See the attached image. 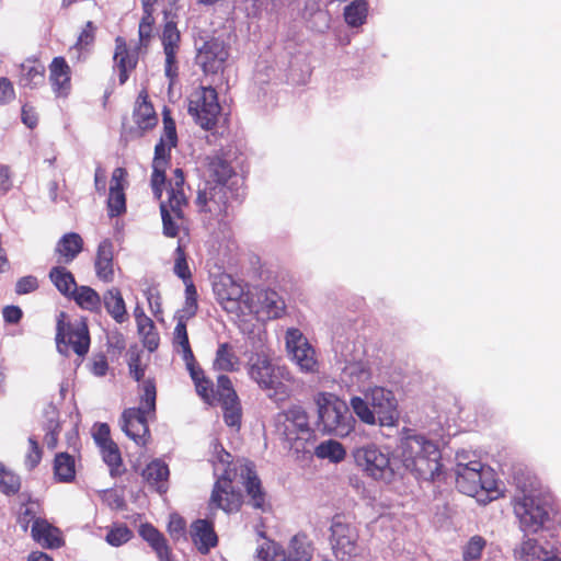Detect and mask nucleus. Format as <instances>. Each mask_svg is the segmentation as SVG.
<instances>
[{
  "label": "nucleus",
  "mask_w": 561,
  "mask_h": 561,
  "mask_svg": "<svg viewBox=\"0 0 561 561\" xmlns=\"http://www.w3.org/2000/svg\"><path fill=\"white\" fill-rule=\"evenodd\" d=\"M318 408L317 426L320 432L336 437H346L355 427V419L348 405L333 393L319 392L314 397Z\"/></svg>",
  "instance_id": "nucleus-6"
},
{
  "label": "nucleus",
  "mask_w": 561,
  "mask_h": 561,
  "mask_svg": "<svg viewBox=\"0 0 561 561\" xmlns=\"http://www.w3.org/2000/svg\"><path fill=\"white\" fill-rule=\"evenodd\" d=\"M108 364L106 357L102 354L95 355L91 363V373L96 377H103L106 375Z\"/></svg>",
  "instance_id": "nucleus-59"
},
{
  "label": "nucleus",
  "mask_w": 561,
  "mask_h": 561,
  "mask_svg": "<svg viewBox=\"0 0 561 561\" xmlns=\"http://www.w3.org/2000/svg\"><path fill=\"white\" fill-rule=\"evenodd\" d=\"M50 82L57 96H66L70 92V69L64 58L57 57L50 64Z\"/></svg>",
  "instance_id": "nucleus-28"
},
{
  "label": "nucleus",
  "mask_w": 561,
  "mask_h": 561,
  "mask_svg": "<svg viewBox=\"0 0 561 561\" xmlns=\"http://www.w3.org/2000/svg\"><path fill=\"white\" fill-rule=\"evenodd\" d=\"M54 470L59 481L70 482L76 474L73 458L68 454H58L55 457Z\"/></svg>",
  "instance_id": "nucleus-45"
},
{
  "label": "nucleus",
  "mask_w": 561,
  "mask_h": 561,
  "mask_svg": "<svg viewBox=\"0 0 561 561\" xmlns=\"http://www.w3.org/2000/svg\"><path fill=\"white\" fill-rule=\"evenodd\" d=\"M142 478L160 493L165 491L169 477L168 466L161 460L151 461L144 470Z\"/></svg>",
  "instance_id": "nucleus-35"
},
{
  "label": "nucleus",
  "mask_w": 561,
  "mask_h": 561,
  "mask_svg": "<svg viewBox=\"0 0 561 561\" xmlns=\"http://www.w3.org/2000/svg\"><path fill=\"white\" fill-rule=\"evenodd\" d=\"M368 14L367 0H353L344 9V19L348 26L357 27L366 22Z\"/></svg>",
  "instance_id": "nucleus-41"
},
{
  "label": "nucleus",
  "mask_w": 561,
  "mask_h": 561,
  "mask_svg": "<svg viewBox=\"0 0 561 561\" xmlns=\"http://www.w3.org/2000/svg\"><path fill=\"white\" fill-rule=\"evenodd\" d=\"M163 135L154 148L152 161L151 186L154 196L160 199L163 233L169 238H175L184 227L182 207L186 205L184 192V175L181 169L173 171L174 178L163 195L161 185L165 181V170L169 164L170 151L176 145V130L174 122L167 115L163 118Z\"/></svg>",
  "instance_id": "nucleus-1"
},
{
  "label": "nucleus",
  "mask_w": 561,
  "mask_h": 561,
  "mask_svg": "<svg viewBox=\"0 0 561 561\" xmlns=\"http://www.w3.org/2000/svg\"><path fill=\"white\" fill-rule=\"evenodd\" d=\"M191 537L202 553H207L217 543V536L211 524L204 519H198L192 524Z\"/></svg>",
  "instance_id": "nucleus-29"
},
{
  "label": "nucleus",
  "mask_w": 561,
  "mask_h": 561,
  "mask_svg": "<svg viewBox=\"0 0 561 561\" xmlns=\"http://www.w3.org/2000/svg\"><path fill=\"white\" fill-rule=\"evenodd\" d=\"M168 529L171 536L179 538L185 530V522L178 515H172L169 520Z\"/></svg>",
  "instance_id": "nucleus-62"
},
{
  "label": "nucleus",
  "mask_w": 561,
  "mask_h": 561,
  "mask_svg": "<svg viewBox=\"0 0 561 561\" xmlns=\"http://www.w3.org/2000/svg\"><path fill=\"white\" fill-rule=\"evenodd\" d=\"M99 448L101 450L104 462L111 468L112 472L121 467L122 457L116 443L112 442Z\"/></svg>",
  "instance_id": "nucleus-49"
},
{
  "label": "nucleus",
  "mask_w": 561,
  "mask_h": 561,
  "mask_svg": "<svg viewBox=\"0 0 561 561\" xmlns=\"http://www.w3.org/2000/svg\"><path fill=\"white\" fill-rule=\"evenodd\" d=\"M191 377L195 382L197 393L203 398L205 402L208 404H214L218 401L217 390L214 391L211 387V382L204 378L203 371L201 369L195 368L194 363L191 366H187Z\"/></svg>",
  "instance_id": "nucleus-40"
},
{
  "label": "nucleus",
  "mask_w": 561,
  "mask_h": 561,
  "mask_svg": "<svg viewBox=\"0 0 561 561\" xmlns=\"http://www.w3.org/2000/svg\"><path fill=\"white\" fill-rule=\"evenodd\" d=\"M216 297L221 307L237 317L248 316L254 296L244 291L243 287L230 276H222L214 286Z\"/></svg>",
  "instance_id": "nucleus-15"
},
{
  "label": "nucleus",
  "mask_w": 561,
  "mask_h": 561,
  "mask_svg": "<svg viewBox=\"0 0 561 561\" xmlns=\"http://www.w3.org/2000/svg\"><path fill=\"white\" fill-rule=\"evenodd\" d=\"M45 68L42 65L23 66L20 83L23 87L34 88L44 82Z\"/></svg>",
  "instance_id": "nucleus-47"
},
{
  "label": "nucleus",
  "mask_w": 561,
  "mask_h": 561,
  "mask_svg": "<svg viewBox=\"0 0 561 561\" xmlns=\"http://www.w3.org/2000/svg\"><path fill=\"white\" fill-rule=\"evenodd\" d=\"M207 160L204 171L205 181H210L213 185L227 186V182L233 173L232 168L219 157L208 158Z\"/></svg>",
  "instance_id": "nucleus-31"
},
{
  "label": "nucleus",
  "mask_w": 561,
  "mask_h": 561,
  "mask_svg": "<svg viewBox=\"0 0 561 561\" xmlns=\"http://www.w3.org/2000/svg\"><path fill=\"white\" fill-rule=\"evenodd\" d=\"M153 18L150 10L145 11L139 24V38L141 44H146L152 33Z\"/></svg>",
  "instance_id": "nucleus-55"
},
{
  "label": "nucleus",
  "mask_w": 561,
  "mask_h": 561,
  "mask_svg": "<svg viewBox=\"0 0 561 561\" xmlns=\"http://www.w3.org/2000/svg\"><path fill=\"white\" fill-rule=\"evenodd\" d=\"M314 455L319 459L329 460L332 463H339L345 459L346 449L340 442L327 439L321 442L314 448Z\"/></svg>",
  "instance_id": "nucleus-38"
},
{
  "label": "nucleus",
  "mask_w": 561,
  "mask_h": 561,
  "mask_svg": "<svg viewBox=\"0 0 561 561\" xmlns=\"http://www.w3.org/2000/svg\"><path fill=\"white\" fill-rule=\"evenodd\" d=\"M139 534L151 546L161 561H169L170 551L167 540L158 529L149 524H144L139 527Z\"/></svg>",
  "instance_id": "nucleus-34"
},
{
  "label": "nucleus",
  "mask_w": 561,
  "mask_h": 561,
  "mask_svg": "<svg viewBox=\"0 0 561 561\" xmlns=\"http://www.w3.org/2000/svg\"><path fill=\"white\" fill-rule=\"evenodd\" d=\"M551 553L539 545L536 539L527 538L515 549V557L518 561H543Z\"/></svg>",
  "instance_id": "nucleus-37"
},
{
  "label": "nucleus",
  "mask_w": 561,
  "mask_h": 561,
  "mask_svg": "<svg viewBox=\"0 0 561 561\" xmlns=\"http://www.w3.org/2000/svg\"><path fill=\"white\" fill-rule=\"evenodd\" d=\"M128 367L130 375L139 381L145 375V367L141 365L140 354L138 352H129Z\"/></svg>",
  "instance_id": "nucleus-54"
},
{
  "label": "nucleus",
  "mask_w": 561,
  "mask_h": 561,
  "mask_svg": "<svg viewBox=\"0 0 561 561\" xmlns=\"http://www.w3.org/2000/svg\"><path fill=\"white\" fill-rule=\"evenodd\" d=\"M195 204L205 221H220L228 209V186L213 185L210 181H204L198 188Z\"/></svg>",
  "instance_id": "nucleus-14"
},
{
  "label": "nucleus",
  "mask_w": 561,
  "mask_h": 561,
  "mask_svg": "<svg viewBox=\"0 0 561 561\" xmlns=\"http://www.w3.org/2000/svg\"><path fill=\"white\" fill-rule=\"evenodd\" d=\"M276 431L291 448H296V450L304 448V442L311 434L307 412L301 407H291L278 414Z\"/></svg>",
  "instance_id": "nucleus-12"
},
{
  "label": "nucleus",
  "mask_w": 561,
  "mask_h": 561,
  "mask_svg": "<svg viewBox=\"0 0 561 561\" xmlns=\"http://www.w3.org/2000/svg\"><path fill=\"white\" fill-rule=\"evenodd\" d=\"M175 320L176 325L173 331V346L179 353H181L186 366H191V364L194 363V355L188 342V335L186 330L187 321L181 319Z\"/></svg>",
  "instance_id": "nucleus-36"
},
{
  "label": "nucleus",
  "mask_w": 561,
  "mask_h": 561,
  "mask_svg": "<svg viewBox=\"0 0 561 561\" xmlns=\"http://www.w3.org/2000/svg\"><path fill=\"white\" fill-rule=\"evenodd\" d=\"M197 297L198 296L194 284L187 283V286H185V298L183 306L175 312L174 319H181L185 321L192 319L198 310Z\"/></svg>",
  "instance_id": "nucleus-44"
},
{
  "label": "nucleus",
  "mask_w": 561,
  "mask_h": 561,
  "mask_svg": "<svg viewBox=\"0 0 561 561\" xmlns=\"http://www.w3.org/2000/svg\"><path fill=\"white\" fill-rule=\"evenodd\" d=\"M20 489V478L0 465V490L5 494H13Z\"/></svg>",
  "instance_id": "nucleus-50"
},
{
  "label": "nucleus",
  "mask_w": 561,
  "mask_h": 561,
  "mask_svg": "<svg viewBox=\"0 0 561 561\" xmlns=\"http://www.w3.org/2000/svg\"><path fill=\"white\" fill-rule=\"evenodd\" d=\"M38 507L37 503L31 502L22 508L19 523L24 530H27L28 525L31 523L33 525L35 519H41V517L37 516Z\"/></svg>",
  "instance_id": "nucleus-52"
},
{
  "label": "nucleus",
  "mask_w": 561,
  "mask_h": 561,
  "mask_svg": "<svg viewBox=\"0 0 561 561\" xmlns=\"http://www.w3.org/2000/svg\"><path fill=\"white\" fill-rule=\"evenodd\" d=\"M107 313L117 322L124 323L128 319L124 298L117 288L106 290L101 299Z\"/></svg>",
  "instance_id": "nucleus-32"
},
{
  "label": "nucleus",
  "mask_w": 561,
  "mask_h": 561,
  "mask_svg": "<svg viewBox=\"0 0 561 561\" xmlns=\"http://www.w3.org/2000/svg\"><path fill=\"white\" fill-rule=\"evenodd\" d=\"M251 295L254 296V299L250 310H248V316H255L259 320L264 321L283 314L285 302L276 291L255 289Z\"/></svg>",
  "instance_id": "nucleus-19"
},
{
  "label": "nucleus",
  "mask_w": 561,
  "mask_h": 561,
  "mask_svg": "<svg viewBox=\"0 0 561 561\" xmlns=\"http://www.w3.org/2000/svg\"><path fill=\"white\" fill-rule=\"evenodd\" d=\"M65 314L59 316L57 322L56 344L60 354L69 355L70 352L78 356H84L90 346V336L88 327L82 321L73 323L65 322Z\"/></svg>",
  "instance_id": "nucleus-13"
},
{
  "label": "nucleus",
  "mask_w": 561,
  "mask_h": 561,
  "mask_svg": "<svg viewBox=\"0 0 561 561\" xmlns=\"http://www.w3.org/2000/svg\"><path fill=\"white\" fill-rule=\"evenodd\" d=\"M22 121L27 127H30V128L35 127L37 124L36 112L28 105H24L22 107Z\"/></svg>",
  "instance_id": "nucleus-63"
},
{
  "label": "nucleus",
  "mask_w": 561,
  "mask_h": 561,
  "mask_svg": "<svg viewBox=\"0 0 561 561\" xmlns=\"http://www.w3.org/2000/svg\"><path fill=\"white\" fill-rule=\"evenodd\" d=\"M396 454L401 472L407 471L424 481H433L440 473V450L435 442L424 435L404 431Z\"/></svg>",
  "instance_id": "nucleus-2"
},
{
  "label": "nucleus",
  "mask_w": 561,
  "mask_h": 561,
  "mask_svg": "<svg viewBox=\"0 0 561 561\" xmlns=\"http://www.w3.org/2000/svg\"><path fill=\"white\" fill-rule=\"evenodd\" d=\"M354 459L356 465L374 480L390 483L401 476L397 454L391 458L387 449L375 444L357 448L354 451Z\"/></svg>",
  "instance_id": "nucleus-9"
},
{
  "label": "nucleus",
  "mask_w": 561,
  "mask_h": 561,
  "mask_svg": "<svg viewBox=\"0 0 561 561\" xmlns=\"http://www.w3.org/2000/svg\"><path fill=\"white\" fill-rule=\"evenodd\" d=\"M161 39L165 54V75L173 79L176 76L175 55L180 42V33L173 22L165 23Z\"/></svg>",
  "instance_id": "nucleus-25"
},
{
  "label": "nucleus",
  "mask_w": 561,
  "mask_h": 561,
  "mask_svg": "<svg viewBox=\"0 0 561 561\" xmlns=\"http://www.w3.org/2000/svg\"><path fill=\"white\" fill-rule=\"evenodd\" d=\"M173 270L175 275L179 276L184 282L185 286H187V283H192V274L186 262L184 251L180 244L176 248V257Z\"/></svg>",
  "instance_id": "nucleus-51"
},
{
  "label": "nucleus",
  "mask_w": 561,
  "mask_h": 561,
  "mask_svg": "<svg viewBox=\"0 0 561 561\" xmlns=\"http://www.w3.org/2000/svg\"><path fill=\"white\" fill-rule=\"evenodd\" d=\"M30 449L25 457V465L28 469L35 468L41 459H42V451L37 445V442L34 438L28 439Z\"/></svg>",
  "instance_id": "nucleus-56"
},
{
  "label": "nucleus",
  "mask_w": 561,
  "mask_h": 561,
  "mask_svg": "<svg viewBox=\"0 0 561 561\" xmlns=\"http://www.w3.org/2000/svg\"><path fill=\"white\" fill-rule=\"evenodd\" d=\"M245 370L270 399L282 403L290 398L294 377L286 367L273 364L264 348L245 353Z\"/></svg>",
  "instance_id": "nucleus-3"
},
{
  "label": "nucleus",
  "mask_w": 561,
  "mask_h": 561,
  "mask_svg": "<svg viewBox=\"0 0 561 561\" xmlns=\"http://www.w3.org/2000/svg\"><path fill=\"white\" fill-rule=\"evenodd\" d=\"M31 536L43 548L55 549L62 545L60 530L44 518L34 520Z\"/></svg>",
  "instance_id": "nucleus-26"
},
{
  "label": "nucleus",
  "mask_w": 561,
  "mask_h": 561,
  "mask_svg": "<svg viewBox=\"0 0 561 561\" xmlns=\"http://www.w3.org/2000/svg\"><path fill=\"white\" fill-rule=\"evenodd\" d=\"M156 397V385L151 380L144 381L139 407L127 409L122 414L123 432L138 446H146L149 442L148 419L154 414Z\"/></svg>",
  "instance_id": "nucleus-8"
},
{
  "label": "nucleus",
  "mask_w": 561,
  "mask_h": 561,
  "mask_svg": "<svg viewBox=\"0 0 561 561\" xmlns=\"http://www.w3.org/2000/svg\"><path fill=\"white\" fill-rule=\"evenodd\" d=\"M456 486L480 503H488L499 496L496 480L489 467L478 460H471L470 454L461 450L456 454Z\"/></svg>",
  "instance_id": "nucleus-4"
},
{
  "label": "nucleus",
  "mask_w": 561,
  "mask_h": 561,
  "mask_svg": "<svg viewBox=\"0 0 561 561\" xmlns=\"http://www.w3.org/2000/svg\"><path fill=\"white\" fill-rule=\"evenodd\" d=\"M146 297L149 305V309L151 310L153 316L159 319V317L162 314V302L160 293L156 289L150 288L146 291Z\"/></svg>",
  "instance_id": "nucleus-58"
},
{
  "label": "nucleus",
  "mask_w": 561,
  "mask_h": 561,
  "mask_svg": "<svg viewBox=\"0 0 561 561\" xmlns=\"http://www.w3.org/2000/svg\"><path fill=\"white\" fill-rule=\"evenodd\" d=\"M365 398L352 397L350 405L356 416L367 425L396 427L399 423L398 401L392 391L382 387H371Z\"/></svg>",
  "instance_id": "nucleus-5"
},
{
  "label": "nucleus",
  "mask_w": 561,
  "mask_h": 561,
  "mask_svg": "<svg viewBox=\"0 0 561 561\" xmlns=\"http://www.w3.org/2000/svg\"><path fill=\"white\" fill-rule=\"evenodd\" d=\"M218 401L224 410V419L228 426L239 428L241 424V405L229 377L221 375L217 379Z\"/></svg>",
  "instance_id": "nucleus-20"
},
{
  "label": "nucleus",
  "mask_w": 561,
  "mask_h": 561,
  "mask_svg": "<svg viewBox=\"0 0 561 561\" xmlns=\"http://www.w3.org/2000/svg\"><path fill=\"white\" fill-rule=\"evenodd\" d=\"M14 96L12 83L7 78H0V104L11 102Z\"/></svg>",
  "instance_id": "nucleus-61"
},
{
  "label": "nucleus",
  "mask_w": 561,
  "mask_h": 561,
  "mask_svg": "<svg viewBox=\"0 0 561 561\" xmlns=\"http://www.w3.org/2000/svg\"><path fill=\"white\" fill-rule=\"evenodd\" d=\"M133 117L141 134L157 125L158 117L153 106L147 101V95L139 94Z\"/></svg>",
  "instance_id": "nucleus-30"
},
{
  "label": "nucleus",
  "mask_w": 561,
  "mask_h": 561,
  "mask_svg": "<svg viewBox=\"0 0 561 561\" xmlns=\"http://www.w3.org/2000/svg\"><path fill=\"white\" fill-rule=\"evenodd\" d=\"M227 58L228 50L224 42L214 38L205 42L198 49L196 62L205 73H217L224 69Z\"/></svg>",
  "instance_id": "nucleus-21"
},
{
  "label": "nucleus",
  "mask_w": 561,
  "mask_h": 561,
  "mask_svg": "<svg viewBox=\"0 0 561 561\" xmlns=\"http://www.w3.org/2000/svg\"><path fill=\"white\" fill-rule=\"evenodd\" d=\"M486 546V540L481 536H472L461 547L462 561H480Z\"/></svg>",
  "instance_id": "nucleus-46"
},
{
  "label": "nucleus",
  "mask_w": 561,
  "mask_h": 561,
  "mask_svg": "<svg viewBox=\"0 0 561 561\" xmlns=\"http://www.w3.org/2000/svg\"><path fill=\"white\" fill-rule=\"evenodd\" d=\"M71 296L85 310L100 311L101 309L102 300L100 295L89 286L77 287Z\"/></svg>",
  "instance_id": "nucleus-43"
},
{
  "label": "nucleus",
  "mask_w": 561,
  "mask_h": 561,
  "mask_svg": "<svg viewBox=\"0 0 561 561\" xmlns=\"http://www.w3.org/2000/svg\"><path fill=\"white\" fill-rule=\"evenodd\" d=\"M83 240L76 233H66L57 243L56 252L59 254V262L70 263L82 251Z\"/></svg>",
  "instance_id": "nucleus-33"
},
{
  "label": "nucleus",
  "mask_w": 561,
  "mask_h": 561,
  "mask_svg": "<svg viewBox=\"0 0 561 561\" xmlns=\"http://www.w3.org/2000/svg\"><path fill=\"white\" fill-rule=\"evenodd\" d=\"M285 341L290 359L301 373L314 374L318 371L319 363L316 351L300 330L289 328L286 331Z\"/></svg>",
  "instance_id": "nucleus-18"
},
{
  "label": "nucleus",
  "mask_w": 561,
  "mask_h": 561,
  "mask_svg": "<svg viewBox=\"0 0 561 561\" xmlns=\"http://www.w3.org/2000/svg\"><path fill=\"white\" fill-rule=\"evenodd\" d=\"M211 462L214 473L217 477L211 493V503L227 513L238 511L242 501L241 494L236 492L231 484V455L227 453L218 442H214L211 445Z\"/></svg>",
  "instance_id": "nucleus-7"
},
{
  "label": "nucleus",
  "mask_w": 561,
  "mask_h": 561,
  "mask_svg": "<svg viewBox=\"0 0 561 561\" xmlns=\"http://www.w3.org/2000/svg\"><path fill=\"white\" fill-rule=\"evenodd\" d=\"M240 360L232 351V347L222 343L218 346L216 357L214 360V367L221 371H236L239 369Z\"/></svg>",
  "instance_id": "nucleus-39"
},
{
  "label": "nucleus",
  "mask_w": 561,
  "mask_h": 561,
  "mask_svg": "<svg viewBox=\"0 0 561 561\" xmlns=\"http://www.w3.org/2000/svg\"><path fill=\"white\" fill-rule=\"evenodd\" d=\"M313 546L306 535H295L286 549L273 540H264L256 548V561H311Z\"/></svg>",
  "instance_id": "nucleus-11"
},
{
  "label": "nucleus",
  "mask_w": 561,
  "mask_h": 561,
  "mask_svg": "<svg viewBox=\"0 0 561 561\" xmlns=\"http://www.w3.org/2000/svg\"><path fill=\"white\" fill-rule=\"evenodd\" d=\"M358 531L344 516L335 515L330 526V542L341 561L350 560L358 551Z\"/></svg>",
  "instance_id": "nucleus-17"
},
{
  "label": "nucleus",
  "mask_w": 561,
  "mask_h": 561,
  "mask_svg": "<svg viewBox=\"0 0 561 561\" xmlns=\"http://www.w3.org/2000/svg\"><path fill=\"white\" fill-rule=\"evenodd\" d=\"M240 476L243 480L245 491L250 497V503L254 508L267 511L270 503L267 495L262 488L261 481L254 471L251 462H244L240 466Z\"/></svg>",
  "instance_id": "nucleus-22"
},
{
  "label": "nucleus",
  "mask_w": 561,
  "mask_h": 561,
  "mask_svg": "<svg viewBox=\"0 0 561 561\" xmlns=\"http://www.w3.org/2000/svg\"><path fill=\"white\" fill-rule=\"evenodd\" d=\"M49 277L56 288L66 296H71L77 289L73 275L65 267H54L49 273Z\"/></svg>",
  "instance_id": "nucleus-42"
},
{
  "label": "nucleus",
  "mask_w": 561,
  "mask_h": 561,
  "mask_svg": "<svg viewBox=\"0 0 561 561\" xmlns=\"http://www.w3.org/2000/svg\"><path fill=\"white\" fill-rule=\"evenodd\" d=\"M126 171L123 168H116L111 178L110 194L107 199L108 211L111 216H119L126 210L125 181Z\"/></svg>",
  "instance_id": "nucleus-24"
},
{
  "label": "nucleus",
  "mask_w": 561,
  "mask_h": 561,
  "mask_svg": "<svg viewBox=\"0 0 561 561\" xmlns=\"http://www.w3.org/2000/svg\"><path fill=\"white\" fill-rule=\"evenodd\" d=\"M188 113L204 129H211L218 119L220 105L213 88L199 87L188 98Z\"/></svg>",
  "instance_id": "nucleus-16"
},
{
  "label": "nucleus",
  "mask_w": 561,
  "mask_h": 561,
  "mask_svg": "<svg viewBox=\"0 0 561 561\" xmlns=\"http://www.w3.org/2000/svg\"><path fill=\"white\" fill-rule=\"evenodd\" d=\"M114 62L119 72V83L124 84L128 79V72L131 71L137 64V53L128 49L123 37L115 39Z\"/></svg>",
  "instance_id": "nucleus-27"
},
{
  "label": "nucleus",
  "mask_w": 561,
  "mask_h": 561,
  "mask_svg": "<svg viewBox=\"0 0 561 561\" xmlns=\"http://www.w3.org/2000/svg\"><path fill=\"white\" fill-rule=\"evenodd\" d=\"M37 286L38 283L34 276H25L18 280L15 290L18 294H28L34 291Z\"/></svg>",
  "instance_id": "nucleus-60"
},
{
  "label": "nucleus",
  "mask_w": 561,
  "mask_h": 561,
  "mask_svg": "<svg viewBox=\"0 0 561 561\" xmlns=\"http://www.w3.org/2000/svg\"><path fill=\"white\" fill-rule=\"evenodd\" d=\"M22 317V311L19 307L8 306L3 309V318L9 323H16Z\"/></svg>",
  "instance_id": "nucleus-64"
},
{
  "label": "nucleus",
  "mask_w": 561,
  "mask_h": 561,
  "mask_svg": "<svg viewBox=\"0 0 561 561\" xmlns=\"http://www.w3.org/2000/svg\"><path fill=\"white\" fill-rule=\"evenodd\" d=\"M515 513L524 531L538 533L549 520V496L541 491L531 490L516 502Z\"/></svg>",
  "instance_id": "nucleus-10"
},
{
  "label": "nucleus",
  "mask_w": 561,
  "mask_h": 561,
  "mask_svg": "<svg viewBox=\"0 0 561 561\" xmlns=\"http://www.w3.org/2000/svg\"><path fill=\"white\" fill-rule=\"evenodd\" d=\"M92 435H93L95 444L99 447L113 442L110 436V427L105 423L95 424L93 427Z\"/></svg>",
  "instance_id": "nucleus-57"
},
{
  "label": "nucleus",
  "mask_w": 561,
  "mask_h": 561,
  "mask_svg": "<svg viewBox=\"0 0 561 561\" xmlns=\"http://www.w3.org/2000/svg\"><path fill=\"white\" fill-rule=\"evenodd\" d=\"M115 268L114 244L112 240L104 239L96 249L94 259L95 275L104 283H112L115 278Z\"/></svg>",
  "instance_id": "nucleus-23"
},
{
  "label": "nucleus",
  "mask_w": 561,
  "mask_h": 561,
  "mask_svg": "<svg viewBox=\"0 0 561 561\" xmlns=\"http://www.w3.org/2000/svg\"><path fill=\"white\" fill-rule=\"evenodd\" d=\"M131 537L130 530L125 526L113 528L106 535V541L114 547H119Z\"/></svg>",
  "instance_id": "nucleus-53"
},
{
  "label": "nucleus",
  "mask_w": 561,
  "mask_h": 561,
  "mask_svg": "<svg viewBox=\"0 0 561 561\" xmlns=\"http://www.w3.org/2000/svg\"><path fill=\"white\" fill-rule=\"evenodd\" d=\"M344 375L350 377L353 383L360 385L370 379L371 371L367 363L355 362L345 366Z\"/></svg>",
  "instance_id": "nucleus-48"
}]
</instances>
